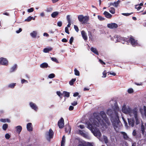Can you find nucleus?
Listing matches in <instances>:
<instances>
[{
    "instance_id": "nucleus-1",
    "label": "nucleus",
    "mask_w": 146,
    "mask_h": 146,
    "mask_svg": "<svg viewBox=\"0 0 146 146\" xmlns=\"http://www.w3.org/2000/svg\"><path fill=\"white\" fill-rule=\"evenodd\" d=\"M100 115L103 120H102L100 118L98 114L94 113L86 123L87 127L92 131L95 136L99 139L100 138L102 134L97 127H99L100 125L104 126L105 124V122L108 125L110 124V121L104 111H101Z\"/></svg>"
},
{
    "instance_id": "nucleus-2",
    "label": "nucleus",
    "mask_w": 146,
    "mask_h": 146,
    "mask_svg": "<svg viewBox=\"0 0 146 146\" xmlns=\"http://www.w3.org/2000/svg\"><path fill=\"white\" fill-rule=\"evenodd\" d=\"M120 111L119 108L118 107H116L113 110L109 109L107 111V113L110 117L111 121L115 129L118 127V125L120 123L118 115V112Z\"/></svg>"
},
{
    "instance_id": "nucleus-3",
    "label": "nucleus",
    "mask_w": 146,
    "mask_h": 146,
    "mask_svg": "<svg viewBox=\"0 0 146 146\" xmlns=\"http://www.w3.org/2000/svg\"><path fill=\"white\" fill-rule=\"evenodd\" d=\"M138 109L137 108H134L132 109L129 106H127L124 104L122 107L121 111L124 113L128 114L131 117L133 114V112L136 111Z\"/></svg>"
},
{
    "instance_id": "nucleus-4",
    "label": "nucleus",
    "mask_w": 146,
    "mask_h": 146,
    "mask_svg": "<svg viewBox=\"0 0 146 146\" xmlns=\"http://www.w3.org/2000/svg\"><path fill=\"white\" fill-rule=\"evenodd\" d=\"M78 19L79 21L83 24H90L88 22L90 19L89 16H84L82 15H79L78 16Z\"/></svg>"
},
{
    "instance_id": "nucleus-5",
    "label": "nucleus",
    "mask_w": 146,
    "mask_h": 146,
    "mask_svg": "<svg viewBox=\"0 0 146 146\" xmlns=\"http://www.w3.org/2000/svg\"><path fill=\"white\" fill-rule=\"evenodd\" d=\"M54 135L53 132L52 130L50 129L49 130V131L46 132V137L47 139L50 141V139L52 138Z\"/></svg>"
},
{
    "instance_id": "nucleus-6",
    "label": "nucleus",
    "mask_w": 146,
    "mask_h": 146,
    "mask_svg": "<svg viewBox=\"0 0 146 146\" xmlns=\"http://www.w3.org/2000/svg\"><path fill=\"white\" fill-rule=\"evenodd\" d=\"M133 113V114L132 115V117H133L136 120L135 123L136 125L138 124L139 123V117H138V111L137 110L136 111H134Z\"/></svg>"
},
{
    "instance_id": "nucleus-7",
    "label": "nucleus",
    "mask_w": 146,
    "mask_h": 146,
    "mask_svg": "<svg viewBox=\"0 0 146 146\" xmlns=\"http://www.w3.org/2000/svg\"><path fill=\"white\" fill-rule=\"evenodd\" d=\"M107 27L108 28L111 29H115L118 27V25L115 23H112L108 24Z\"/></svg>"
},
{
    "instance_id": "nucleus-8",
    "label": "nucleus",
    "mask_w": 146,
    "mask_h": 146,
    "mask_svg": "<svg viewBox=\"0 0 146 146\" xmlns=\"http://www.w3.org/2000/svg\"><path fill=\"white\" fill-rule=\"evenodd\" d=\"M0 64L3 65L7 66L8 65V61L6 58L3 57L1 58Z\"/></svg>"
},
{
    "instance_id": "nucleus-9",
    "label": "nucleus",
    "mask_w": 146,
    "mask_h": 146,
    "mask_svg": "<svg viewBox=\"0 0 146 146\" xmlns=\"http://www.w3.org/2000/svg\"><path fill=\"white\" fill-rule=\"evenodd\" d=\"M129 40L131 44L133 46H135L137 45L138 43L137 40H136L132 36L130 37Z\"/></svg>"
},
{
    "instance_id": "nucleus-10",
    "label": "nucleus",
    "mask_w": 146,
    "mask_h": 146,
    "mask_svg": "<svg viewBox=\"0 0 146 146\" xmlns=\"http://www.w3.org/2000/svg\"><path fill=\"white\" fill-rule=\"evenodd\" d=\"M121 38V40H122L123 41L125 40L126 38H121L119 37H118L117 35H115L114 36V38H113V40L115 42H120L121 41L119 39V38Z\"/></svg>"
},
{
    "instance_id": "nucleus-11",
    "label": "nucleus",
    "mask_w": 146,
    "mask_h": 146,
    "mask_svg": "<svg viewBox=\"0 0 146 146\" xmlns=\"http://www.w3.org/2000/svg\"><path fill=\"white\" fill-rule=\"evenodd\" d=\"M58 125L60 128H62L64 127V120L62 118H61L58 121Z\"/></svg>"
},
{
    "instance_id": "nucleus-12",
    "label": "nucleus",
    "mask_w": 146,
    "mask_h": 146,
    "mask_svg": "<svg viewBox=\"0 0 146 146\" xmlns=\"http://www.w3.org/2000/svg\"><path fill=\"white\" fill-rule=\"evenodd\" d=\"M29 105L31 107L36 111L38 110V107L33 102H31L29 103Z\"/></svg>"
},
{
    "instance_id": "nucleus-13",
    "label": "nucleus",
    "mask_w": 146,
    "mask_h": 146,
    "mask_svg": "<svg viewBox=\"0 0 146 146\" xmlns=\"http://www.w3.org/2000/svg\"><path fill=\"white\" fill-rule=\"evenodd\" d=\"M128 124L130 126L133 127L135 124V120L134 118L128 119Z\"/></svg>"
},
{
    "instance_id": "nucleus-14",
    "label": "nucleus",
    "mask_w": 146,
    "mask_h": 146,
    "mask_svg": "<svg viewBox=\"0 0 146 146\" xmlns=\"http://www.w3.org/2000/svg\"><path fill=\"white\" fill-rule=\"evenodd\" d=\"M27 130L29 131H31L33 130L32 125L31 123H29L27 124Z\"/></svg>"
},
{
    "instance_id": "nucleus-15",
    "label": "nucleus",
    "mask_w": 146,
    "mask_h": 146,
    "mask_svg": "<svg viewBox=\"0 0 146 146\" xmlns=\"http://www.w3.org/2000/svg\"><path fill=\"white\" fill-rule=\"evenodd\" d=\"M17 65L16 64L13 65L10 69L9 71L11 73L15 71L17 68Z\"/></svg>"
},
{
    "instance_id": "nucleus-16",
    "label": "nucleus",
    "mask_w": 146,
    "mask_h": 146,
    "mask_svg": "<svg viewBox=\"0 0 146 146\" xmlns=\"http://www.w3.org/2000/svg\"><path fill=\"white\" fill-rule=\"evenodd\" d=\"M81 35L84 40H86L87 39V34L84 31H81Z\"/></svg>"
},
{
    "instance_id": "nucleus-17",
    "label": "nucleus",
    "mask_w": 146,
    "mask_h": 146,
    "mask_svg": "<svg viewBox=\"0 0 146 146\" xmlns=\"http://www.w3.org/2000/svg\"><path fill=\"white\" fill-rule=\"evenodd\" d=\"M104 14L105 16V17L108 19H110L112 17V15L108 12L105 11L104 13Z\"/></svg>"
},
{
    "instance_id": "nucleus-18",
    "label": "nucleus",
    "mask_w": 146,
    "mask_h": 146,
    "mask_svg": "<svg viewBox=\"0 0 146 146\" xmlns=\"http://www.w3.org/2000/svg\"><path fill=\"white\" fill-rule=\"evenodd\" d=\"M15 129L17 133L19 134L22 130V127L21 126L19 125L16 127Z\"/></svg>"
},
{
    "instance_id": "nucleus-19",
    "label": "nucleus",
    "mask_w": 146,
    "mask_h": 146,
    "mask_svg": "<svg viewBox=\"0 0 146 146\" xmlns=\"http://www.w3.org/2000/svg\"><path fill=\"white\" fill-rule=\"evenodd\" d=\"M71 130V128L69 125H68L66 126L65 130L66 132L70 134V133Z\"/></svg>"
},
{
    "instance_id": "nucleus-20",
    "label": "nucleus",
    "mask_w": 146,
    "mask_h": 146,
    "mask_svg": "<svg viewBox=\"0 0 146 146\" xmlns=\"http://www.w3.org/2000/svg\"><path fill=\"white\" fill-rule=\"evenodd\" d=\"M121 133L123 135V138L125 140H129V139H130L129 137H128L127 134L124 132H121Z\"/></svg>"
},
{
    "instance_id": "nucleus-21",
    "label": "nucleus",
    "mask_w": 146,
    "mask_h": 146,
    "mask_svg": "<svg viewBox=\"0 0 146 146\" xmlns=\"http://www.w3.org/2000/svg\"><path fill=\"white\" fill-rule=\"evenodd\" d=\"M48 67V64L46 62L43 63L40 65V67L42 68H46Z\"/></svg>"
},
{
    "instance_id": "nucleus-22",
    "label": "nucleus",
    "mask_w": 146,
    "mask_h": 146,
    "mask_svg": "<svg viewBox=\"0 0 146 146\" xmlns=\"http://www.w3.org/2000/svg\"><path fill=\"white\" fill-rule=\"evenodd\" d=\"M65 141V137L64 135L62 137V140L61 141V146H64Z\"/></svg>"
},
{
    "instance_id": "nucleus-23",
    "label": "nucleus",
    "mask_w": 146,
    "mask_h": 146,
    "mask_svg": "<svg viewBox=\"0 0 146 146\" xmlns=\"http://www.w3.org/2000/svg\"><path fill=\"white\" fill-rule=\"evenodd\" d=\"M52 48L49 47L44 48L43 50V51L44 52L47 53L52 50Z\"/></svg>"
},
{
    "instance_id": "nucleus-24",
    "label": "nucleus",
    "mask_w": 146,
    "mask_h": 146,
    "mask_svg": "<svg viewBox=\"0 0 146 146\" xmlns=\"http://www.w3.org/2000/svg\"><path fill=\"white\" fill-rule=\"evenodd\" d=\"M91 51L93 53H94L95 54L97 55H98V51L96 48L92 47L91 48Z\"/></svg>"
},
{
    "instance_id": "nucleus-25",
    "label": "nucleus",
    "mask_w": 146,
    "mask_h": 146,
    "mask_svg": "<svg viewBox=\"0 0 146 146\" xmlns=\"http://www.w3.org/2000/svg\"><path fill=\"white\" fill-rule=\"evenodd\" d=\"M37 32L36 31H34L30 33V35L33 38H35L36 36Z\"/></svg>"
},
{
    "instance_id": "nucleus-26",
    "label": "nucleus",
    "mask_w": 146,
    "mask_h": 146,
    "mask_svg": "<svg viewBox=\"0 0 146 146\" xmlns=\"http://www.w3.org/2000/svg\"><path fill=\"white\" fill-rule=\"evenodd\" d=\"M109 10L110 12L112 14H114L115 13V9L113 7L110 8L109 9Z\"/></svg>"
},
{
    "instance_id": "nucleus-27",
    "label": "nucleus",
    "mask_w": 146,
    "mask_h": 146,
    "mask_svg": "<svg viewBox=\"0 0 146 146\" xmlns=\"http://www.w3.org/2000/svg\"><path fill=\"white\" fill-rule=\"evenodd\" d=\"M62 95H64V96L68 97L70 96V94L69 92L64 91Z\"/></svg>"
},
{
    "instance_id": "nucleus-28",
    "label": "nucleus",
    "mask_w": 146,
    "mask_h": 146,
    "mask_svg": "<svg viewBox=\"0 0 146 146\" xmlns=\"http://www.w3.org/2000/svg\"><path fill=\"white\" fill-rule=\"evenodd\" d=\"M16 83H12L8 85V87L9 88H13L16 85Z\"/></svg>"
},
{
    "instance_id": "nucleus-29",
    "label": "nucleus",
    "mask_w": 146,
    "mask_h": 146,
    "mask_svg": "<svg viewBox=\"0 0 146 146\" xmlns=\"http://www.w3.org/2000/svg\"><path fill=\"white\" fill-rule=\"evenodd\" d=\"M58 12H54L52 14L51 16L53 18H54L58 15Z\"/></svg>"
},
{
    "instance_id": "nucleus-30",
    "label": "nucleus",
    "mask_w": 146,
    "mask_h": 146,
    "mask_svg": "<svg viewBox=\"0 0 146 146\" xmlns=\"http://www.w3.org/2000/svg\"><path fill=\"white\" fill-rule=\"evenodd\" d=\"M141 131L143 135L145 132V127L143 124H142L141 126Z\"/></svg>"
},
{
    "instance_id": "nucleus-31",
    "label": "nucleus",
    "mask_w": 146,
    "mask_h": 146,
    "mask_svg": "<svg viewBox=\"0 0 146 146\" xmlns=\"http://www.w3.org/2000/svg\"><path fill=\"white\" fill-rule=\"evenodd\" d=\"M120 2V1L119 0H118L116 2H114L113 6L115 7H117Z\"/></svg>"
},
{
    "instance_id": "nucleus-32",
    "label": "nucleus",
    "mask_w": 146,
    "mask_h": 146,
    "mask_svg": "<svg viewBox=\"0 0 146 146\" xmlns=\"http://www.w3.org/2000/svg\"><path fill=\"white\" fill-rule=\"evenodd\" d=\"M75 74L76 76H79L80 75V73L79 71L77 70L76 68H75L74 70Z\"/></svg>"
},
{
    "instance_id": "nucleus-33",
    "label": "nucleus",
    "mask_w": 146,
    "mask_h": 146,
    "mask_svg": "<svg viewBox=\"0 0 146 146\" xmlns=\"http://www.w3.org/2000/svg\"><path fill=\"white\" fill-rule=\"evenodd\" d=\"M33 18V17L30 16L27 19H25V21L29 22Z\"/></svg>"
},
{
    "instance_id": "nucleus-34",
    "label": "nucleus",
    "mask_w": 146,
    "mask_h": 146,
    "mask_svg": "<svg viewBox=\"0 0 146 146\" xmlns=\"http://www.w3.org/2000/svg\"><path fill=\"white\" fill-rule=\"evenodd\" d=\"M76 80V78L72 79L71 81L69 82V84L71 85L73 84L74 82Z\"/></svg>"
},
{
    "instance_id": "nucleus-35",
    "label": "nucleus",
    "mask_w": 146,
    "mask_h": 146,
    "mask_svg": "<svg viewBox=\"0 0 146 146\" xmlns=\"http://www.w3.org/2000/svg\"><path fill=\"white\" fill-rule=\"evenodd\" d=\"M103 137L105 143H107L108 142V138L105 135H104Z\"/></svg>"
},
{
    "instance_id": "nucleus-36",
    "label": "nucleus",
    "mask_w": 146,
    "mask_h": 146,
    "mask_svg": "<svg viewBox=\"0 0 146 146\" xmlns=\"http://www.w3.org/2000/svg\"><path fill=\"white\" fill-rule=\"evenodd\" d=\"M8 127V125L5 124L3 126V129L4 130H6Z\"/></svg>"
},
{
    "instance_id": "nucleus-37",
    "label": "nucleus",
    "mask_w": 146,
    "mask_h": 146,
    "mask_svg": "<svg viewBox=\"0 0 146 146\" xmlns=\"http://www.w3.org/2000/svg\"><path fill=\"white\" fill-rule=\"evenodd\" d=\"M55 76L54 74L52 73L50 74L48 76V78H52L54 77Z\"/></svg>"
},
{
    "instance_id": "nucleus-38",
    "label": "nucleus",
    "mask_w": 146,
    "mask_h": 146,
    "mask_svg": "<svg viewBox=\"0 0 146 146\" xmlns=\"http://www.w3.org/2000/svg\"><path fill=\"white\" fill-rule=\"evenodd\" d=\"M5 137L7 139H8L10 137V135L9 133H6L5 135Z\"/></svg>"
},
{
    "instance_id": "nucleus-39",
    "label": "nucleus",
    "mask_w": 146,
    "mask_h": 146,
    "mask_svg": "<svg viewBox=\"0 0 146 146\" xmlns=\"http://www.w3.org/2000/svg\"><path fill=\"white\" fill-rule=\"evenodd\" d=\"M133 90L132 88H130L127 90L129 94H131L133 93Z\"/></svg>"
},
{
    "instance_id": "nucleus-40",
    "label": "nucleus",
    "mask_w": 146,
    "mask_h": 146,
    "mask_svg": "<svg viewBox=\"0 0 146 146\" xmlns=\"http://www.w3.org/2000/svg\"><path fill=\"white\" fill-rule=\"evenodd\" d=\"M98 19L101 21L104 20L105 19L103 17L100 15H98Z\"/></svg>"
},
{
    "instance_id": "nucleus-41",
    "label": "nucleus",
    "mask_w": 146,
    "mask_h": 146,
    "mask_svg": "<svg viewBox=\"0 0 146 146\" xmlns=\"http://www.w3.org/2000/svg\"><path fill=\"white\" fill-rule=\"evenodd\" d=\"M51 60L54 61L56 63H58V61L57 59L54 57H52L51 58Z\"/></svg>"
},
{
    "instance_id": "nucleus-42",
    "label": "nucleus",
    "mask_w": 146,
    "mask_h": 146,
    "mask_svg": "<svg viewBox=\"0 0 146 146\" xmlns=\"http://www.w3.org/2000/svg\"><path fill=\"white\" fill-rule=\"evenodd\" d=\"M103 76H102V77L103 78H105L106 77L107 72H106V70H104L103 72Z\"/></svg>"
},
{
    "instance_id": "nucleus-43",
    "label": "nucleus",
    "mask_w": 146,
    "mask_h": 146,
    "mask_svg": "<svg viewBox=\"0 0 146 146\" xmlns=\"http://www.w3.org/2000/svg\"><path fill=\"white\" fill-rule=\"evenodd\" d=\"M34 9L33 8H31L30 9H28L27 11L28 12L31 13L33 12L34 11Z\"/></svg>"
},
{
    "instance_id": "nucleus-44",
    "label": "nucleus",
    "mask_w": 146,
    "mask_h": 146,
    "mask_svg": "<svg viewBox=\"0 0 146 146\" xmlns=\"http://www.w3.org/2000/svg\"><path fill=\"white\" fill-rule=\"evenodd\" d=\"M56 94L61 98H62V94H61L60 92L57 91L56 92Z\"/></svg>"
},
{
    "instance_id": "nucleus-45",
    "label": "nucleus",
    "mask_w": 146,
    "mask_h": 146,
    "mask_svg": "<svg viewBox=\"0 0 146 146\" xmlns=\"http://www.w3.org/2000/svg\"><path fill=\"white\" fill-rule=\"evenodd\" d=\"M21 83L23 84L24 83H28V81L24 79H23L21 80Z\"/></svg>"
},
{
    "instance_id": "nucleus-46",
    "label": "nucleus",
    "mask_w": 146,
    "mask_h": 146,
    "mask_svg": "<svg viewBox=\"0 0 146 146\" xmlns=\"http://www.w3.org/2000/svg\"><path fill=\"white\" fill-rule=\"evenodd\" d=\"M74 28L75 30H76V31L77 32H78L79 31V29H78V27L76 25H74Z\"/></svg>"
},
{
    "instance_id": "nucleus-47",
    "label": "nucleus",
    "mask_w": 146,
    "mask_h": 146,
    "mask_svg": "<svg viewBox=\"0 0 146 146\" xmlns=\"http://www.w3.org/2000/svg\"><path fill=\"white\" fill-rule=\"evenodd\" d=\"M52 8L51 7H49L46 10V11L47 12H51L52 11Z\"/></svg>"
},
{
    "instance_id": "nucleus-48",
    "label": "nucleus",
    "mask_w": 146,
    "mask_h": 146,
    "mask_svg": "<svg viewBox=\"0 0 146 146\" xmlns=\"http://www.w3.org/2000/svg\"><path fill=\"white\" fill-rule=\"evenodd\" d=\"M135 8L137 9L138 10H139L141 8V7L139 6V5H135Z\"/></svg>"
},
{
    "instance_id": "nucleus-49",
    "label": "nucleus",
    "mask_w": 146,
    "mask_h": 146,
    "mask_svg": "<svg viewBox=\"0 0 146 146\" xmlns=\"http://www.w3.org/2000/svg\"><path fill=\"white\" fill-rule=\"evenodd\" d=\"M74 40V38L73 37H71L70 39L69 42L70 44H72Z\"/></svg>"
},
{
    "instance_id": "nucleus-50",
    "label": "nucleus",
    "mask_w": 146,
    "mask_h": 146,
    "mask_svg": "<svg viewBox=\"0 0 146 146\" xmlns=\"http://www.w3.org/2000/svg\"><path fill=\"white\" fill-rule=\"evenodd\" d=\"M132 134L133 136H135V137L137 135V133L135 130H134Z\"/></svg>"
},
{
    "instance_id": "nucleus-51",
    "label": "nucleus",
    "mask_w": 146,
    "mask_h": 146,
    "mask_svg": "<svg viewBox=\"0 0 146 146\" xmlns=\"http://www.w3.org/2000/svg\"><path fill=\"white\" fill-rule=\"evenodd\" d=\"M132 13H122V15L125 16H128L131 15Z\"/></svg>"
},
{
    "instance_id": "nucleus-52",
    "label": "nucleus",
    "mask_w": 146,
    "mask_h": 146,
    "mask_svg": "<svg viewBox=\"0 0 146 146\" xmlns=\"http://www.w3.org/2000/svg\"><path fill=\"white\" fill-rule=\"evenodd\" d=\"M141 137V135L139 133V134H137L136 136L135 137L137 138H140Z\"/></svg>"
},
{
    "instance_id": "nucleus-53",
    "label": "nucleus",
    "mask_w": 146,
    "mask_h": 146,
    "mask_svg": "<svg viewBox=\"0 0 146 146\" xmlns=\"http://www.w3.org/2000/svg\"><path fill=\"white\" fill-rule=\"evenodd\" d=\"M62 23L61 21H58L57 23V25L59 27H60L62 26Z\"/></svg>"
},
{
    "instance_id": "nucleus-54",
    "label": "nucleus",
    "mask_w": 146,
    "mask_h": 146,
    "mask_svg": "<svg viewBox=\"0 0 146 146\" xmlns=\"http://www.w3.org/2000/svg\"><path fill=\"white\" fill-rule=\"evenodd\" d=\"M65 31L66 32V33H68V34H69V30H68V28L67 27H66L65 28Z\"/></svg>"
},
{
    "instance_id": "nucleus-55",
    "label": "nucleus",
    "mask_w": 146,
    "mask_h": 146,
    "mask_svg": "<svg viewBox=\"0 0 146 146\" xmlns=\"http://www.w3.org/2000/svg\"><path fill=\"white\" fill-rule=\"evenodd\" d=\"M67 19L68 23L71 22V20L70 19V16L69 15H68L67 17Z\"/></svg>"
},
{
    "instance_id": "nucleus-56",
    "label": "nucleus",
    "mask_w": 146,
    "mask_h": 146,
    "mask_svg": "<svg viewBox=\"0 0 146 146\" xmlns=\"http://www.w3.org/2000/svg\"><path fill=\"white\" fill-rule=\"evenodd\" d=\"M79 132L81 133V134L85 137H86L87 136L86 135V134L84 133L82 131H81V130H79Z\"/></svg>"
},
{
    "instance_id": "nucleus-57",
    "label": "nucleus",
    "mask_w": 146,
    "mask_h": 146,
    "mask_svg": "<svg viewBox=\"0 0 146 146\" xmlns=\"http://www.w3.org/2000/svg\"><path fill=\"white\" fill-rule=\"evenodd\" d=\"M77 104L76 101H74L71 104L73 106H75Z\"/></svg>"
},
{
    "instance_id": "nucleus-58",
    "label": "nucleus",
    "mask_w": 146,
    "mask_h": 146,
    "mask_svg": "<svg viewBox=\"0 0 146 146\" xmlns=\"http://www.w3.org/2000/svg\"><path fill=\"white\" fill-rule=\"evenodd\" d=\"M0 121H1L3 122H6V119H1Z\"/></svg>"
},
{
    "instance_id": "nucleus-59",
    "label": "nucleus",
    "mask_w": 146,
    "mask_h": 146,
    "mask_svg": "<svg viewBox=\"0 0 146 146\" xmlns=\"http://www.w3.org/2000/svg\"><path fill=\"white\" fill-rule=\"evenodd\" d=\"M122 118L123 119V120L124 121V123H125V126L127 128L128 127V126H127V123L125 121H124V118L123 117H122Z\"/></svg>"
},
{
    "instance_id": "nucleus-60",
    "label": "nucleus",
    "mask_w": 146,
    "mask_h": 146,
    "mask_svg": "<svg viewBox=\"0 0 146 146\" xmlns=\"http://www.w3.org/2000/svg\"><path fill=\"white\" fill-rule=\"evenodd\" d=\"M22 31V29L21 28L19 29V30H18L17 31H16V32L17 33H19L21 32Z\"/></svg>"
},
{
    "instance_id": "nucleus-61",
    "label": "nucleus",
    "mask_w": 146,
    "mask_h": 146,
    "mask_svg": "<svg viewBox=\"0 0 146 146\" xmlns=\"http://www.w3.org/2000/svg\"><path fill=\"white\" fill-rule=\"evenodd\" d=\"M99 61L100 62V63L102 64H105L106 63L104 62H103L102 60L101 59H99Z\"/></svg>"
},
{
    "instance_id": "nucleus-62",
    "label": "nucleus",
    "mask_w": 146,
    "mask_h": 146,
    "mask_svg": "<svg viewBox=\"0 0 146 146\" xmlns=\"http://www.w3.org/2000/svg\"><path fill=\"white\" fill-rule=\"evenodd\" d=\"M74 108L73 106H70L69 108V110L70 111H71L73 110Z\"/></svg>"
},
{
    "instance_id": "nucleus-63",
    "label": "nucleus",
    "mask_w": 146,
    "mask_h": 146,
    "mask_svg": "<svg viewBox=\"0 0 146 146\" xmlns=\"http://www.w3.org/2000/svg\"><path fill=\"white\" fill-rule=\"evenodd\" d=\"M62 42H67V40L65 38L62 39Z\"/></svg>"
},
{
    "instance_id": "nucleus-64",
    "label": "nucleus",
    "mask_w": 146,
    "mask_h": 146,
    "mask_svg": "<svg viewBox=\"0 0 146 146\" xmlns=\"http://www.w3.org/2000/svg\"><path fill=\"white\" fill-rule=\"evenodd\" d=\"M144 115L146 117V108H144Z\"/></svg>"
}]
</instances>
